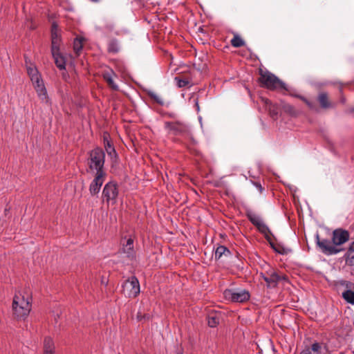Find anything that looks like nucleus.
<instances>
[{
	"mask_svg": "<svg viewBox=\"0 0 354 354\" xmlns=\"http://www.w3.org/2000/svg\"><path fill=\"white\" fill-rule=\"evenodd\" d=\"M31 299L21 294H16L13 298L12 308L17 319H25L31 310Z\"/></svg>",
	"mask_w": 354,
	"mask_h": 354,
	"instance_id": "nucleus-1",
	"label": "nucleus"
},
{
	"mask_svg": "<svg viewBox=\"0 0 354 354\" xmlns=\"http://www.w3.org/2000/svg\"><path fill=\"white\" fill-rule=\"evenodd\" d=\"M105 153L102 149L96 148L90 153L88 158L89 171L94 177H104Z\"/></svg>",
	"mask_w": 354,
	"mask_h": 354,
	"instance_id": "nucleus-2",
	"label": "nucleus"
},
{
	"mask_svg": "<svg viewBox=\"0 0 354 354\" xmlns=\"http://www.w3.org/2000/svg\"><path fill=\"white\" fill-rule=\"evenodd\" d=\"M259 74V80L263 86L270 90L278 88L286 89V84L270 72L261 69Z\"/></svg>",
	"mask_w": 354,
	"mask_h": 354,
	"instance_id": "nucleus-3",
	"label": "nucleus"
},
{
	"mask_svg": "<svg viewBox=\"0 0 354 354\" xmlns=\"http://www.w3.org/2000/svg\"><path fill=\"white\" fill-rule=\"evenodd\" d=\"M223 297L228 301L243 303L250 299V294L245 289L232 288L225 290Z\"/></svg>",
	"mask_w": 354,
	"mask_h": 354,
	"instance_id": "nucleus-4",
	"label": "nucleus"
},
{
	"mask_svg": "<svg viewBox=\"0 0 354 354\" xmlns=\"http://www.w3.org/2000/svg\"><path fill=\"white\" fill-rule=\"evenodd\" d=\"M165 128L175 136H187L189 133V127L182 121L165 122Z\"/></svg>",
	"mask_w": 354,
	"mask_h": 354,
	"instance_id": "nucleus-5",
	"label": "nucleus"
},
{
	"mask_svg": "<svg viewBox=\"0 0 354 354\" xmlns=\"http://www.w3.org/2000/svg\"><path fill=\"white\" fill-rule=\"evenodd\" d=\"M123 292L128 297H136L140 293V284L136 277H131L122 285Z\"/></svg>",
	"mask_w": 354,
	"mask_h": 354,
	"instance_id": "nucleus-6",
	"label": "nucleus"
},
{
	"mask_svg": "<svg viewBox=\"0 0 354 354\" xmlns=\"http://www.w3.org/2000/svg\"><path fill=\"white\" fill-rule=\"evenodd\" d=\"M317 245L322 252L326 255L337 254L344 250V249H337L333 240L322 239L317 240Z\"/></svg>",
	"mask_w": 354,
	"mask_h": 354,
	"instance_id": "nucleus-7",
	"label": "nucleus"
},
{
	"mask_svg": "<svg viewBox=\"0 0 354 354\" xmlns=\"http://www.w3.org/2000/svg\"><path fill=\"white\" fill-rule=\"evenodd\" d=\"M332 240L337 249H344L342 245L349 240V233L342 229L335 230L333 232Z\"/></svg>",
	"mask_w": 354,
	"mask_h": 354,
	"instance_id": "nucleus-8",
	"label": "nucleus"
},
{
	"mask_svg": "<svg viewBox=\"0 0 354 354\" xmlns=\"http://www.w3.org/2000/svg\"><path fill=\"white\" fill-rule=\"evenodd\" d=\"M261 277L267 283L268 288H275L278 282L282 279L283 277L279 275L274 270H270L266 271L265 273H261Z\"/></svg>",
	"mask_w": 354,
	"mask_h": 354,
	"instance_id": "nucleus-9",
	"label": "nucleus"
},
{
	"mask_svg": "<svg viewBox=\"0 0 354 354\" xmlns=\"http://www.w3.org/2000/svg\"><path fill=\"white\" fill-rule=\"evenodd\" d=\"M247 216L250 221L255 225L258 230L262 233H267L269 231L268 226L263 223L261 218L257 214L249 212Z\"/></svg>",
	"mask_w": 354,
	"mask_h": 354,
	"instance_id": "nucleus-10",
	"label": "nucleus"
},
{
	"mask_svg": "<svg viewBox=\"0 0 354 354\" xmlns=\"http://www.w3.org/2000/svg\"><path fill=\"white\" fill-rule=\"evenodd\" d=\"M340 284L347 288L342 294L343 299L347 303L354 305V291L351 290L354 286L353 283L348 281H341Z\"/></svg>",
	"mask_w": 354,
	"mask_h": 354,
	"instance_id": "nucleus-11",
	"label": "nucleus"
},
{
	"mask_svg": "<svg viewBox=\"0 0 354 354\" xmlns=\"http://www.w3.org/2000/svg\"><path fill=\"white\" fill-rule=\"evenodd\" d=\"M103 195L108 202L114 201L118 196L116 184L113 181L108 183L103 189Z\"/></svg>",
	"mask_w": 354,
	"mask_h": 354,
	"instance_id": "nucleus-12",
	"label": "nucleus"
},
{
	"mask_svg": "<svg viewBox=\"0 0 354 354\" xmlns=\"http://www.w3.org/2000/svg\"><path fill=\"white\" fill-rule=\"evenodd\" d=\"M51 37V53L52 55H55V53L59 52V46L61 42V39L58 34L57 26L55 24H53L52 26Z\"/></svg>",
	"mask_w": 354,
	"mask_h": 354,
	"instance_id": "nucleus-13",
	"label": "nucleus"
},
{
	"mask_svg": "<svg viewBox=\"0 0 354 354\" xmlns=\"http://www.w3.org/2000/svg\"><path fill=\"white\" fill-rule=\"evenodd\" d=\"M261 102L263 108L267 111L273 119H277L279 113V109L276 104H274L271 101L266 97H261Z\"/></svg>",
	"mask_w": 354,
	"mask_h": 354,
	"instance_id": "nucleus-14",
	"label": "nucleus"
},
{
	"mask_svg": "<svg viewBox=\"0 0 354 354\" xmlns=\"http://www.w3.org/2000/svg\"><path fill=\"white\" fill-rule=\"evenodd\" d=\"M32 84L36 90V92L39 99L45 103H48L49 99L47 95V92L43 83V81L41 80H39L38 83H32Z\"/></svg>",
	"mask_w": 354,
	"mask_h": 354,
	"instance_id": "nucleus-15",
	"label": "nucleus"
},
{
	"mask_svg": "<svg viewBox=\"0 0 354 354\" xmlns=\"http://www.w3.org/2000/svg\"><path fill=\"white\" fill-rule=\"evenodd\" d=\"M325 346L319 343H314L310 348H307L301 351L300 354H326Z\"/></svg>",
	"mask_w": 354,
	"mask_h": 354,
	"instance_id": "nucleus-16",
	"label": "nucleus"
},
{
	"mask_svg": "<svg viewBox=\"0 0 354 354\" xmlns=\"http://www.w3.org/2000/svg\"><path fill=\"white\" fill-rule=\"evenodd\" d=\"M115 76L114 72L112 70H109L103 73V77L106 82L108 85L115 91L118 90V86L114 82L113 77Z\"/></svg>",
	"mask_w": 354,
	"mask_h": 354,
	"instance_id": "nucleus-17",
	"label": "nucleus"
},
{
	"mask_svg": "<svg viewBox=\"0 0 354 354\" xmlns=\"http://www.w3.org/2000/svg\"><path fill=\"white\" fill-rule=\"evenodd\" d=\"M123 252L127 254L129 259H133L135 257V251L133 250V240L129 239L125 245L122 248Z\"/></svg>",
	"mask_w": 354,
	"mask_h": 354,
	"instance_id": "nucleus-18",
	"label": "nucleus"
},
{
	"mask_svg": "<svg viewBox=\"0 0 354 354\" xmlns=\"http://www.w3.org/2000/svg\"><path fill=\"white\" fill-rule=\"evenodd\" d=\"M346 265L354 266V241L351 243L348 251L344 255Z\"/></svg>",
	"mask_w": 354,
	"mask_h": 354,
	"instance_id": "nucleus-19",
	"label": "nucleus"
},
{
	"mask_svg": "<svg viewBox=\"0 0 354 354\" xmlns=\"http://www.w3.org/2000/svg\"><path fill=\"white\" fill-rule=\"evenodd\" d=\"M103 184V178H94L90 185V192L91 194L95 195L99 193L100 188Z\"/></svg>",
	"mask_w": 354,
	"mask_h": 354,
	"instance_id": "nucleus-20",
	"label": "nucleus"
},
{
	"mask_svg": "<svg viewBox=\"0 0 354 354\" xmlns=\"http://www.w3.org/2000/svg\"><path fill=\"white\" fill-rule=\"evenodd\" d=\"M55 346L53 339L46 337L44 342V354H54Z\"/></svg>",
	"mask_w": 354,
	"mask_h": 354,
	"instance_id": "nucleus-21",
	"label": "nucleus"
},
{
	"mask_svg": "<svg viewBox=\"0 0 354 354\" xmlns=\"http://www.w3.org/2000/svg\"><path fill=\"white\" fill-rule=\"evenodd\" d=\"M27 71L32 83H38L41 77L37 68L30 66L27 68Z\"/></svg>",
	"mask_w": 354,
	"mask_h": 354,
	"instance_id": "nucleus-22",
	"label": "nucleus"
},
{
	"mask_svg": "<svg viewBox=\"0 0 354 354\" xmlns=\"http://www.w3.org/2000/svg\"><path fill=\"white\" fill-rule=\"evenodd\" d=\"M230 254V251L223 245H220L217 247L215 250L214 257L215 259L218 260L222 257V256H229Z\"/></svg>",
	"mask_w": 354,
	"mask_h": 354,
	"instance_id": "nucleus-23",
	"label": "nucleus"
},
{
	"mask_svg": "<svg viewBox=\"0 0 354 354\" xmlns=\"http://www.w3.org/2000/svg\"><path fill=\"white\" fill-rule=\"evenodd\" d=\"M318 101L320 104V106L324 109H328L331 106V104L326 93H321L319 94Z\"/></svg>",
	"mask_w": 354,
	"mask_h": 354,
	"instance_id": "nucleus-24",
	"label": "nucleus"
},
{
	"mask_svg": "<svg viewBox=\"0 0 354 354\" xmlns=\"http://www.w3.org/2000/svg\"><path fill=\"white\" fill-rule=\"evenodd\" d=\"M54 59L55 63L58 68L60 70H63L65 68V60L63 56L61 55L60 53L58 52L55 53V55H52Z\"/></svg>",
	"mask_w": 354,
	"mask_h": 354,
	"instance_id": "nucleus-25",
	"label": "nucleus"
},
{
	"mask_svg": "<svg viewBox=\"0 0 354 354\" xmlns=\"http://www.w3.org/2000/svg\"><path fill=\"white\" fill-rule=\"evenodd\" d=\"M219 315L214 313L210 314L207 318V323L209 326L215 327L219 324Z\"/></svg>",
	"mask_w": 354,
	"mask_h": 354,
	"instance_id": "nucleus-26",
	"label": "nucleus"
},
{
	"mask_svg": "<svg viewBox=\"0 0 354 354\" xmlns=\"http://www.w3.org/2000/svg\"><path fill=\"white\" fill-rule=\"evenodd\" d=\"M119 45L118 41L116 39H112L109 41V46H108V50L110 53H118L119 51Z\"/></svg>",
	"mask_w": 354,
	"mask_h": 354,
	"instance_id": "nucleus-27",
	"label": "nucleus"
},
{
	"mask_svg": "<svg viewBox=\"0 0 354 354\" xmlns=\"http://www.w3.org/2000/svg\"><path fill=\"white\" fill-rule=\"evenodd\" d=\"M82 39L78 38L75 39L73 42V50L77 56L80 55V53L82 49Z\"/></svg>",
	"mask_w": 354,
	"mask_h": 354,
	"instance_id": "nucleus-28",
	"label": "nucleus"
},
{
	"mask_svg": "<svg viewBox=\"0 0 354 354\" xmlns=\"http://www.w3.org/2000/svg\"><path fill=\"white\" fill-rule=\"evenodd\" d=\"M231 44L235 48H239L244 46V41L237 35H235L231 40Z\"/></svg>",
	"mask_w": 354,
	"mask_h": 354,
	"instance_id": "nucleus-29",
	"label": "nucleus"
},
{
	"mask_svg": "<svg viewBox=\"0 0 354 354\" xmlns=\"http://www.w3.org/2000/svg\"><path fill=\"white\" fill-rule=\"evenodd\" d=\"M174 80L179 88L185 87L189 84V81L186 78L176 77Z\"/></svg>",
	"mask_w": 354,
	"mask_h": 354,
	"instance_id": "nucleus-30",
	"label": "nucleus"
},
{
	"mask_svg": "<svg viewBox=\"0 0 354 354\" xmlns=\"http://www.w3.org/2000/svg\"><path fill=\"white\" fill-rule=\"evenodd\" d=\"M104 30L108 32H111L114 30L115 29V25L111 21H106L104 24Z\"/></svg>",
	"mask_w": 354,
	"mask_h": 354,
	"instance_id": "nucleus-31",
	"label": "nucleus"
},
{
	"mask_svg": "<svg viewBox=\"0 0 354 354\" xmlns=\"http://www.w3.org/2000/svg\"><path fill=\"white\" fill-rule=\"evenodd\" d=\"M282 109L285 112L288 113L290 114L295 113L294 107L289 104H283L282 106Z\"/></svg>",
	"mask_w": 354,
	"mask_h": 354,
	"instance_id": "nucleus-32",
	"label": "nucleus"
},
{
	"mask_svg": "<svg viewBox=\"0 0 354 354\" xmlns=\"http://www.w3.org/2000/svg\"><path fill=\"white\" fill-rule=\"evenodd\" d=\"M149 95H150V97H151V98H153V99L156 102H157L158 103H159V104H162V103H163V102L162 101V100L160 99V97L158 95H157L156 94H155V93H151Z\"/></svg>",
	"mask_w": 354,
	"mask_h": 354,
	"instance_id": "nucleus-33",
	"label": "nucleus"
},
{
	"mask_svg": "<svg viewBox=\"0 0 354 354\" xmlns=\"http://www.w3.org/2000/svg\"><path fill=\"white\" fill-rule=\"evenodd\" d=\"M310 108L313 109V104L312 102H310V101H308V100H306L305 97H299Z\"/></svg>",
	"mask_w": 354,
	"mask_h": 354,
	"instance_id": "nucleus-34",
	"label": "nucleus"
},
{
	"mask_svg": "<svg viewBox=\"0 0 354 354\" xmlns=\"http://www.w3.org/2000/svg\"><path fill=\"white\" fill-rule=\"evenodd\" d=\"M252 183L254 184V185L259 189L260 192H262L263 188L262 185L259 183H254L252 181Z\"/></svg>",
	"mask_w": 354,
	"mask_h": 354,
	"instance_id": "nucleus-35",
	"label": "nucleus"
},
{
	"mask_svg": "<svg viewBox=\"0 0 354 354\" xmlns=\"http://www.w3.org/2000/svg\"><path fill=\"white\" fill-rule=\"evenodd\" d=\"M107 147H108L109 149H111L112 151H115V150H114V149H113V148L111 147V144H110L109 142H107Z\"/></svg>",
	"mask_w": 354,
	"mask_h": 354,
	"instance_id": "nucleus-36",
	"label": "nucleus"
},
{
	"mask_svg": "<svg viewBox=\"0 0 354 354\" xmlns=\"http://www.w3.org/2000/svg\"><path fill=\"white\" fill-rule=\"evenodd\" d=\"M196 107H197V109H199V106H198V102H197V101L196 102Z\"/></svg>",
	"mask_w": 354,
	"mask_h": 354,
	"instance_id": "nucleus-37",
	"label": "nucleus"
}]
</instances>
